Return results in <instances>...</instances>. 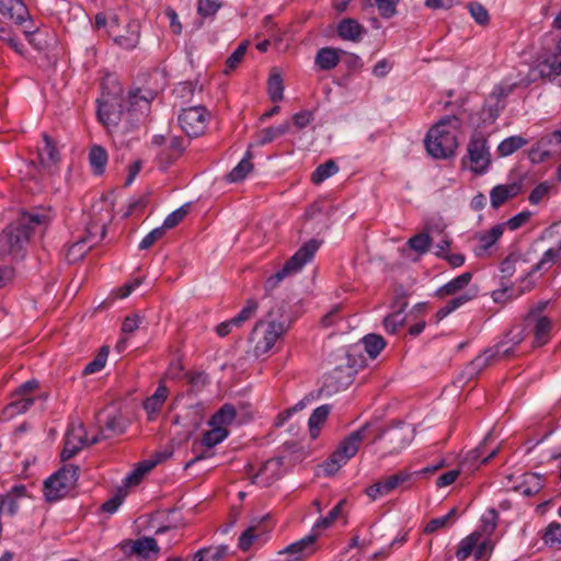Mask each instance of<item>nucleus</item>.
Instances as JSON below:
<instances>
[{
    "mask_svg": "<svg viewBox=\"0 0 561 561\" xmlns=\"http://www.w3.org/2000/svg\"><path fill=\"white\" fill-rule=\"evenodd\" d=\"M54 217L50 208H39L24 213L18 225L8 226L0 234V259L22 257L25 243L32 233H43Z\"/></svg>",
    "mask_w": 561,
    "mask_h": 561,
    "instance_id": "obj_1",
    "label": "nucleus"
},
{
    "mask_svg": "<svg viewBox=\"0 0 561 561\" xmlns=\"http://www.w3.org/2000/svg\"><path fill=\"white\" fill-rule=\"evenodd\" d=\"M460 121L457 116H445L430 128L425 137V148L435 159L454 156L458 147Z\"/></svg>",
    "mask_w": 561,
    "mask_h": 561,
    "instance_id": "obj_2",
    "label": "nucleus"
},
{
    "mask_svg": "<svg viewBox=\"0 0 561 561\" xmlns=\"http://www.w3.org/2000/svg\"><path fill=\"white\" fill-rule=\"evenodd\" d=\"M283 307L277 308L276 313L279 314V319L274 317L275 311L272 310L267 314V320L256 322L251 334L256 356L264 355L271 351L277 340L289 329L291 322L288 319H283Z\"/></svg>",
    "mask_w": 561,
    "mask_h": 561,
    "instance_id": "obj_3",
    "label": "nucleus"
},
{
    "mask_svg": "<svg viewBox=\"0 0 561 561\" xmlns=\"http://www.w3.org/2000/svg\"><path fill=\"white\" fill-rule=\"evenodd\" d=\"M319 245L316 239L304 243L295 254L285 262L284 266L278 272L266 279L264 285L265 290L267 293L272 291L285 277L300 272L302 267L313 259Z\"/></svg>",
    "mask_w": 561,
    "mask_h": 561,
    "instance_id": "obj_4",
    "label": "nucleus"
},
{
    "mask_svg": "<svg viewBox=\"0 0 561 561\" xmlns=\"http://www.w3.org/2000/svg\"><path fill=\"white\" fill-rule=\"evenodd\" d=\"M319 245L316 239L304 243L295 254L285 262L284 266L278 272L266 279L264 285L265 290L267 293L272 291L285 277L300 272L302 267L313 259Z\"/></svg>",
    "mask_w": 561,
    "mask_h": 561,
    "instance_id": "obj_5",
    "label": "nucleus"
},
{
    "mask_svg": "<svg viewBox=\"0 0 561 561\" xmlns=\"http://www.w3.org/2000/svg\"><path fill=\"white\" fill-rule=\"evenodd\" d=\"M370 426L371 424H364L360 428L352 432L341 442L339 447L322 465L323 471L328 476L334 474L342 466L356 455L360 443L365 438V433Z\"/></svg>",
    "mask_w": 561,
    "mask_h": 561,
    "instance_id": "obj_6",
    "label": "nucleus"
},
{
    "mask_svg": "<svg viewBox=\"0 0 561 561\" xmlns=\"http://www.w3.org/2000/svg\"><path fill=\"white\" fill-rule=\"evenodd\" d=\"M525 339L524 331L517 333L510 332L507 340L497 344L492 350H486L483 354L477 356L468 366L470 376L479 374L495 358H506L514 354V347L520 344Z\"/></svg>",
    "mask_w": 561,
    "mask_h": 561,
    "instance_id": "obj_7",
    "label": "nucleus"
},
{
    "mask_svg": "<svg viewBox=\"0 0 561 561\" xmlns=\"http://www.w3.org/2000/svg\"><path fill=\"white\" fill-rule=\"evenodd\" d=\"M78 472V467L69 465L50 476L44 483L45 499L54 502L66 496L75 488Z\"/></svg>",
    "mask_w": 561,
    "mask_h": 561,
    "instance_id": "obj_8",
    "label": "nucleus"
},
{
    "mask_svg": "<svg viewBox=\"0 0 561 561\" xmlns=\"http://www.w3.org/2000/svg\"><path fill=\"white\" fill-rule=\"evenodd\" d=\"M536 255V250L529 249L525 252L514 251L511 252L500 263V272L503 278H511L518 274L522 282H526L528 277L536 273L533 270V264Z\"/></svg>",
    "mask_w": 561,
    "mask_h": 561,
    "instance_id": "obj_9",
    "label": "nucleus"
},
{
    "mask_svg": "<svg viewBox=\"0 0 561 561\" xmlns=\"http://www.w3.org/2000/svg\"><path fill=\"white\" fill-rule=\"evenodd\" d=\"M209 118L205 106H190L180 113L179 124L188 137H198L205 133Z\"/></svg>",
    "mask_w": 561,
    "mask_h": 561,
    "instance_id": "obj_10",
    "label": "nucleus"
},
{
    "mask_svg": "<svg viewBox=\"0 0 561 561\" xmlns=\"http://www.w3.org/2000/svg\"><path fill=\"white\" fill-rule=\"evenodd\" d=\"M124 554L135 561H156L160 553L158 542L152 537H141L122 543Z\"/></svg>",
    "mask_w": 561,
    "mask_h": 561,
    "instance_id": "obj_11",
    "label": "nucleus"
},
{
    "mask_svg": "<svg viewBox=\"0 0 561 561\" xmlns=\"http://www.w3.org/2000/svg\"><path fill=\"white\" fill-rule=\"evenodd\" d=\"M470 169L474 173H483L490 164V152L486 139L482 136H473L467 148Z\"/></svg>",
    "mask_w": 561,
    "mask_h": 561,
    "instance_id": "obj_12",
    "label": "nucleus"
},
{
    "mask_svg": "<svg viewBox=\"0 0 561 561\" xmlns=\"http://www.w3.org/2000/svg\"><path fill=\"white\" fill-rule=\"evenodd\" d=\"M98 117L99 121L106 127L116 126L123 115V105L119 103L117 96L112 94H103L98 100Z\"/></svg>",
    "mask_w": 561,
    "mask_h": 561,
    "instance_id": "obj_13",
    "label": "nucleus"
},
{
    "mask_svg": "<svg viewBox=\"0 0 561 561\" xmlns=\"http://www.w3.org/2000/svg\"><path fill=\"white\" fill-rule=\"evenodd\" d=\"M88 446L85 428L82 424L72 425L68 428L65 446L60 454L64 461L72 458L80 449Z\"/></svg>",
    "mask_w": 561,
    "mask_h": 561,
    "instance_id": "obj_14",
    "label": "nucleus"
},
{
    "mask_svg": "<svg viewBox=\"0 0 561 561\" xmlns=\"http://www.w3.org/2000/svg\"><path fill=\"white\" fill-rule=\"evenodd\" d=\"M354 373L353 366L340 365L325 376L323 386L330 393L339 392L353 382Z\"/></svg>",
    "mask_w": 561,
    "mask_h": 561,
    "instance_id": "obj_15",
    "label": "nucleus"
},
{
    "mask_svg": "<svg viewBox=\"0 0 561 561\" xmlns=\"http://www.w3.org/2000/svg\"><path fill=\"white\" fill-rule=\"evenodd\" d=\"M317 537V534H311L287 546L284 550L279 551V554L284 556L283 561H302L312 554Z\"/></svg>",
    "mask_w": 561,
    "mask_h": 561,
    "instance_id": "obj_16",
    "label": "nucleus"
},
{
    "mask_svg": "<svg viewBox=\"0 0 561 561\" xmlns=\"http://www.w3.org/2000/svg\"><path fill=\"white\" fill-rule=\"evenodd\" d=\"M526 327H528L534 335L533 345L539 347L546 345L551 339L552 320L549 317H538L535 319H525Z\"/></svg>",
    "mask_w": 561,
    "mask_h": 561,
    "instance_id": "obj_17",
    "label": "nucleus"
},
{
    "mask_svg": "<svg viewBox=\"0 0 561 561\" xmlns=\"http://www.w3.org/2000/svg\"><path fill=\"white\" fill-rule=\"evenodd\" d=\"M0 13L22 25L30 18L28 10L22 0H0Z\"/></svg>",
    "mask_w": 561,
    "mask_h": 561,
    "instance_id": "obj_18",
    "label": "nucleus"
},
{
    "mask_svg": "<svg viewBox=\"0 0 561 561\" xmlns=\"http://www.w3.org/2000/svg\"><path fill=\"white\" fill-rule=\"evenodd\" d=\"M43 147L37 149L38 161L44 169L51 170L59 162V152L56 149L54 140L48 134H43Z\"/></svg>",
    "mask_w": 561,
    "mask_h": 561,
    "instance_id": "obj_19",
    "label": "nucleus"
},
{
    "mask_svg": "<svg viewBox=\"0 0 561 561\" xmlns=\"http://www.w3.org/2000/svg\"><path fill=\"white\" fill-rule=\"evenodd\" d=\"M415 430L412 425L401 423L391 428L388 433V439L394 450H399L408 446L414 438Z\"/></svg>",
    "mask_w": 561,
    "mask_h": 561,
    "instance_id": "obj_20",
    "label": "nucleus"
},
{
    "mask_svg": "<svg viewBox=\"0 0 561 561\" xmlns=\"http://www.w3.org/2000/svg\"><path fill=\"white\" fill-rule=\"evenodd\" d=\"M522 191L519 183L500 184L494 186L490 192L491 206L499 208L510 198L517 196Z\"/></svg>",
    "mask_w": 561,
    "mask_h": 561,
    "instance_id": "obj_21",
    "label": "nucleus"
},
{
    "mask_svg": "<svg viewBox=\"0 0 561 561\" xmlns=\"http://www.w3.org/2000/svg\"><path fill=\"white\" fill-rule=\"evenodd\" d=\"M561 263V238L550 248H548L541 257L534 262L533 270L536 272H547L552 266Z\"/></svg>",
    "mask_w": 561,
    "mask_h": 561,
    "instance_id": "obj_22",
    "label": "nucleus"
},
{
    "mask_svg": "<svg viewBox=\"0 0 561 561\" xmlns=\"http://www.w3.org/2000/svg\"><path fill=\"white\" fill-rule=\"evenodd\" d=\"M341 54H346L342 49L333 48V47H323L318 50L314 61L316 65L319 66L322 70H331L335 68L340 60Z\"/></svg>",
    "mask_w": 561,
    "mask_h": 561,
    "instance_id": "obj_23",
    "label": "nucleus"
},
{
    "mask_svg": "<svg viewBox=\"0 0 561 561\" xmlns=\"http://www.w3.org/2000/svg\"><path fill=\"white\" fill-rule=\"evenodd\" d=\"M364 32L363 25L354 19H343L337 25V35L344 41L357 43Z\"/></svg>",
    "mask_w": 561,
    "mask_h": 561,
    "instance_id": "obj_24",
    "label": "nucleus"
},
{
    "mask_svg": "<svg viewBox=\"0 0 561 561\" xmlns=\"http://www.w3.org/2000/svg\"><path fill=\"white\" fill-rule=\"evenodd\" d=\"M543 488V477L539 473L527 472L514 489L526 496L537 494Z\"/></svg>",
    "mask_w": 561,
    "mask_h": 561,
    "instance_id": "obj_25",
    "label": "nucleus"
},
{
    "mask_svg": "<svg viewBox=\"0 0 561 561\" xmlns=\"http://www.w3.org/2000/svg\"><path fill=\"white\" fill-rule=\"evenodd\" d=\"M472 278V274L470 272L462 273L461 275L453 278L447 284L442 286L436 295L440 298H444L446 296H454L461 291L465 287L468 286Z\"/></svg>",
    "mask_w": 561,
    "mask_h": 561,
    "instance_id": "obj_26",
    "label": "nucleus"
},
{
    "mask_svg": "<svg viewBox=\"0 0 561 561\" xmlns=\"http://www.w3.org/2000/svg\"><path fill=\"white\" fill-rule=\"evenodd\" d=\"M539 73L542 78L561 85V59L553 57L539 64Z\"/></svg>",
    "mask_w": 561,
    "mask_h": 561,
    "instance_id": "obj_27",
    "label": "nucleus"
},
{
    "mask_svg": "<svg viewBox=\"0 0 561 561\" xmlns=\"http://www.w3.org/2000/svg\"><path fill=\"white\" fill-rule=\"evenodd\" d=\"M504 225H495L490 230L480 233L477 238L479 240V248L477 250V254H481L491 248L503 234Z\"/></svg>",
    "mask_w": 561,
    "mask_h": 561,
    "instance_id": "obj_28",
    "label": "nucleus"
},
{
    "mask_svg": "<svg viewBox=\"0 0 561 561\" xmlns=\"http://www.w3.org/2000/svg\"><path fill=\"white\" fill-rule=\"evenodd\" d=\"M106 233V222L103 219L91 220L85 229V234L82 238H87V242L92 247L100 242Z\"/></svg>",
    "mask_w": 561,
    "mask_h": 561,
    "instance_id": "obj_29",
    "label": "nucleus"
},
{
    "mask_svg": "<svg viewBox=\"0 0 561 561\" xmlns=\"http://www.w3.org/2000/svg\"><path fill=\"white\" fill-rule=\"evenodd\" d=\"M251 159L252 153L248 151L244 158L227 175V180L231 183L242 181L253 170V163Z\"/></svg>",
    "mask_w": 561,
    "mask_h": 561,
    "instance_id": "obj_30",
    "label": "nucleus"
},
{
    "mask_svg": "<svg viewBox=\"0 0 561 561\" xmlns=\"http://www.w3.org/2000/svg\"><path fill=\"white\" fill-rule=\"evenodd\" d=\"M329 413H330V405L324 404V405L317 408L310 415L308 424H309L310 436L312 438H317L319 436L320 427L328 419Z\"/></svg>",
    "mask_w": 561,
    "mask_h": 561,
    "instance_id": "obj_31",
    "label": "nucleus"
},
{
    "mask_svg": "<svg viewBox=\"0 0 561 561\" xmlns=\"http://www.w3.org/2000/svg\"><path fill=\"white\" fill-rule=\"evenodd\" d=\"M289 123L284 122L278 126L262 129L257 135V145L264 146L272 142L276 138L285 135L289 130Z\"/></svg>",
    "mask_w": 561,
    "mask_h": 561,
    "instance_id": "obj_32",
    "label": "nucleus"
},
{
    "mask_svg": "<svg viewBox=\"0 0 561 561\" xmlns=\"http://www.w3.org/2000/svg\"><path fill=\"white\" fill-rule=\"evenodd\" d=\"M366 353L371 358H376L380 352L386 347V341L381 335L378 334H367L362 340Z\"/></svg>",
    "mask_w": 561,
    "mask_h": 561,
    "instance_id": "obj_33",
    "label": "nucleus"
},
{
    "mask_svg": "<svg viewBox=\"0 0 561 561\" xmlns=\"http://www.w3.org/2000/svg\"><path fill=\"white\" fill-rule=\"evenodd\" d=\"M236 417V409L232 404H224L211 417L210 425L225 427Z\"/></svg>",
    "mask_w": 561,
    "mask_h": 561,
    "instance_id": "obj_34",
    "label": "nucleus"
},
{
    "mask_svg": "<svg viewBox=\"0 0 561 561\" xmlns=\"http://www.w3.org/2000/svg\"><path fill=\"white\" fill-rule=\"evenodd\" d=\"M481 535L477 531L470 534L466 538H463L460 541V545L458 547V550L456 552L457 558L460 561H463L467 559L476 549L478 546V542H480Z\"/></svg>",
    "mask_w": 561,
    "mask_h": 561,
    "instance_id": "obj_35",
    "label": "nucleus"
},
{
    "mask_svg": "<svg viewBox=\"0 0 561 561\" xmlns=\"http://www.w3.org/2000/svg\"><path fill=\"white\" fill-rule=\"evenodd\" d=\"M473 297H474V294L465 293V294L459 295L456 298L450 299L449 301L446 302V305L444 307H442L437 311V313H436L437 319L438 320L444 319L445 317L450 314L453 311H455L462 305L470 301Z\"/></svg>",
    "mask_w": 561,
    "mask_h": 561,
    "instance_id": "obj_36",
    "label": "nucleus"
},
{
    "mask_svg": "<svg viewBox=\"0 0 561 561\" xmlns=\"http://www.w3.org/2000/svg\"><path fill=\"white\" fill-rule=\"evenodd\" d=\"M90 164L95 174H102L107 162V153L101 146H93L89 153Z\"/></svg>",
    "mask_w": 561,
    "mask_h": 561,
    "instance_id": "obj_37",
    "label": "nucleus"
},
{
    "mask_svg": "<svg viewBox=\"0 0 561 561\" xmlns=\"http://www.w3.org/2000/svg\"><path fill=\"white\" fill-rule=\"evenodd\" d=\"M91 248L92 245L87 242V238H80L67 249L66 259L69 263H75L81 260Z\"/></svg>",
    "mask_w": 561,
    "mask_h": 561,
    "instance_id": "obj_38",
    "label": "nucleus"
},
{
    "mask_svg": "<svg viewBox=\"0 0 561 561\" xmlns=\"http://www.w3.org/2000/svg\"><path fill=\"white\" fill-rule=\"evenodd\" d=\"M228 436V431L221 426H213L210 431H207L203 439L201 440V445L205 446L207 449L216 446L221 443Z\"/></svg>",
    "mask_w": 561,
    "mask_h": 561,
    "instance_id": "obj_39",
    "label": "nucleus"
},
{
    "mask_svg": "<svg viewBox=\"0 0 561 561\" xmlns=\"http://www.w3.org/2000/svg\"><path fill=\"white\" fill-rule=\"evenodd\" d=\"M489 439H490V436L488 435L484 438V440L480 444L479 447H477L476 449H473L469 453L468 457L472 461H480L481 465H484V463H488L497 454V451L500 449L499 446H496L495 448H493L492 450L486 453L485 446H486V443Z\"/></svg>",
    "mask_w": 561,
    "mask_h": 561,
    "instance_id": "obj_40",
    "label": "nucleus"
},
{
    "mask_svg": "<svg viewBox=\"0 0 561 561\" xmlns=\"http://www.w3.org/2000/svg\"><path fill=\"white\" fill-rule=\"evenodd\" d=\"M339 171L337 164L333 160L320 164L312 173L311 181L314 184H320L328 178L332 176Z\"/></svg>",
    "mask_w": 561,
    "mask_h": 561,
    "instance_id": "obj_41",
    "label": "nucleus"
},
{
    "mask_svg": "<svg viewBox=\"0 0 561 561\" xmlns=\"http://www.w3.org/2000/svg\"><path fill=\"white\" fill-rule=\"evenodd\" d=\"M543 542L551 548L561 547V524L557 522L550 523L542 535Z\"/></svg>",
    "mask_w": 561,
    "mask_h": 561,
    "instance_id": "obj_42",
    "label": "nucleus"
},
{
    "mask_svg": "<svg viewBox=\"0 0 561 561\" xmlns=\"http://www.w3.org/2000/svg\"><path fill=\"white\" fill-rule=\"evenodd\" d=\"M527 140L522 136H512L504 139L497 147V151L501 156L506 157L514 153L516 150L520 149L525 145H527Z\"/></svg>",
    "mask_w": 561,
    "mask_h": 561,
    "instance_id": "obj_43",
    "label": "nucleus"
},
{
    "mask_svg": "<svg viewBox=\"0 0 561 561\" xmlns=\"http://www.w3.org/2000/svg\"><path fill=\"white\" fill-rule=\"evenodd\" d=\"M154 98L150 90H131L128 93V103L131 107L139 106L140 108H148L149 102Z\"/></svg>",
    "mask_w": 561,
    "mask_h": 561,
    "instance_id": "obj_44",
    "label": "nucleus"
},
{
    "mask_svg": "<svg viewBox=\"0 0 561 561\" xmlns=\"http://www.w3.org/2000/svg\"><path fill=\"white\" fill-rule=\"evenodd\" d=\"M394 489L391 478L388 477L383 481H378L371 484L367 488L366 493L371 500H376L378 496L389 494Z\"/></svg>",
    "mask_w": 561,
    "mask_h": 561,
    "instance_id": "obj_45",
    "label": "nucleus"
},
{
    "mask_svg": "<svg viewBox=\"0 0 561 561\" xmlns=\"http://www.w3.org/2000/svg\"><path fill=\"white\" fill-rule=\"evenodd\" d=\"M259 526L248 527L239 537L238 546L242 551H248L254 541L263 534Z\"/></svg>",
    "mask_w": 561,
    "mask_h": 561,
    "instance_id": "obj_46",
    "label": "nucleus"
},
{
    "mask_svg": "<svg viewBox=\"0 0 561 561\" xmlns=\"http://www.w3.org/2000/svg\"><path fill=\"white\" fill-rule=\"evenodd\" d=\"M267 92L273 102H278L283 99L284 85L279 73H273L267 81Z\"/></svg>",
    "mask_w": 561,
    "mask_h": 561,
    "instance_id": "obj_47",
    "label": "nucleus"
},
{
    "mask_svg": "<svg viewBox=\"0 0 561 561\" xmlns=\"http://www.w3.org/2000/svg\"><path fill=\"white\" fill-rule=\"evenodd\" d=\"M108 353V346H102L94 359L84 367L83 374L90 375L100 371L106 364Z\"/></svg>",
    "mask_w": 561,
    "mask_h": 561,
    "instance_id": "obj_48",
    "label": "nucleus"
},
{
    "mask_svg": "<svg viewBox=\"0 0 561 561\" xmlns=\"http://www.w3.org/2000/svg\"><path fill=\"white\" fill-rule=\"evenodd\" d=\"M257 302L253 299L247 301V305L241 309V311L231 319V323H234V327H241L245 321L250 320L257 310Z\"/></svg>",
    "mask_w": 561,
    "mask_h": 561,
    "instance_id": "obj_49",
    "label": "nucleus"
},
{
    "mask_svg": "<svg viewBox=\"0 0 561 561\" xmlns=\"http://www.w3.org/2000/svg\"><path fill=\"white\" fill-rule=\"evenodd\" d=\"M248 45V42H242L241 44H239L236 50L227 58L226 69L224 70L225 73H229L241 62L247 53Z\"/></svg>",
    "mask_w": 561,
    "mask_h": 561,
    "instance_id": "obj_50",
    "label": "nucleus"
},
{
    "mask_svg": "<svg viewBox=\"0 0 561 561\" xmlns=\"http://www.w3.org/2000/svg\"><path fill=\"white\" fill-rule=\"evenodd\" d=\"M345 504V500H341L325 517H321L313 526V531L317 529H325L341 515L342 507Z\"/></svg>",
    "mask_w": 561,
    "mask_h": 561,
    "instance_id": "obj_51",
    "label": "nucleus"
},
{
    "mask_svg": "<svg viewBox=\"0 0 561 561\" xmlns=\"http://www.w3.org/2000/svg\"><path fill=\"white\" fill-rule=\"evenodd\" d=\"M431 243L432 238L430 237L428 233L425 232L419 233L408 241L410 248L420 254L426 253L430 249Z\"/></svg>",
    "mask_w": 561,
    "mask_h": 561,
    "instance_id": "obj_52",
    "label": "nucleus"
},
{
    "mask_svg": "<svg viewBox=\"0 0 561 561\" xmlns=\"http://www.w3.org/2000/svg\"><path fill=\"white\" fill-rule=\"evenodd\" d=\"M404 322L405 316L403 314V311L401 309L397 312L387 316L383 319V327L388 333L394 334L398 331V329L404 324Z\"/></svg>",
    "mask_w": 561,
    "mask_h": 561,
    "instance_id": "obj_53",
    "label": "nucleus"
},
{
    "mask_svg": "<svg viewBox=\"0 0 561 561\" xmlns=\"http://www.w3.org/2000/svg\"><path fill=\"white\" fill-rule=\"evenodd\" d=\"M34 403V398L22 396L21 399H18L10 404L7 405L4 412L9 414V416H13L14 414H20L26 412L30 407Z\"/></svg>",
    "mask_w": 561,
    "mask_h": 561,
    "instance_id": "obj_54",
    "label": "nucleus"
},
{
    "mask_svg": "<svg viewBox=\"0 0 561 561\" xmlns=\"http://www.w3.org/2000/svg\"><path fill=\"white\" fill-rule=\"evenodd\" d=\"M468 10L473 18V20L480 24L485 25L489 23V13L486 9L479 2H470L468 4Z\"/></svg>",
    "mask_w": 561,
    "mask_h": 561,
    "instance_id": "obj_55",
    "label": "nucleus"
},
{
    "mask_svg": "<svg viewBox=\"0 0 561 561\" xmlns=\"http://www.w3.org/2000/svg\"><path fill=\"white\" fill-rule=\"evenodd\" d=\"M221 7L220 0H199L197 4V13L203 16L214 15Z\"/></svg>",
    "mask_w": 561,
    "mask_h": 561,
    "instance_id": "obj_56",
    "label": "nucleus"
},
{
    "mask_svg": "<svg viewBox=\"0 0 561 561\" xmlns=\"http://www.w3.org/2000/svg\"><path fill=\"white\" fill-rule=\"evenodd\" d=\"M187 207L188 205L181 206L176 210L172 211L165 219L161 227H163V230L170 229L179 225L184 217L187 215Z\"/></svg>",
    "mask_w": 561,
    "mask_h": 561,
    "instance_id": "obj_57",
    "label": "nucleus"
},
{
    "mask_svg": "<svg viewBox=\"0 0 561 561\" xmlns=\"http://www.w3.org/2000/svg\"><path fill=\"white\" fill-rule=\"evenodd\" d=\"M551 185L547 182L538 184L529 194V203L533 205L539 204L545 197L548 196Z\"/></svg>",
    "mask_w": 561,
    "mask_h": 561,
    "instance_id": "obj_58",
    "label": "nucleus"
},
{
    "mask_svg": "<svg viewBox=\"0 0 561 561\" xmlns=\"http://www.w3.org/2000/svg\"><path fill=\"white\" fill-rule=\"evenodd\" d=\"M399 0H375L376 7L383 18H391L396 13V5Z\"/></svg>",
    "mask_w": 561,
    "mask_h": 561,
    "instance_id": "obj_59",
    "label": "nucleus"
},
{
    "mask_svg": "<svg viewBox=\"0 0 561 561\" xmlns=\"http://www.w3.org/2000/svg\"><path fill=\"white\" fill-rule=\"evenodd\" d=\"M203 549L207 561H220L228 554V546L225 545Z\"/></svg>",
    "mask_w": 561,
    "mask_h": 561,
    "instance_id": "obj_60",
    "label": "nucleus"
},
{
    "mask_svg": "<svg viewBox=\"0 0 561 561\" xmlns=\"http://www.w3.org/2000/svg\"><path fill=\"white\" fill-rule=\"evenodd\" d=\"M530 211H522L517 215L510 218L506 222H504V228L507 227L511 230H516L525 225L530 219Z\"/></svg>",
    "mask_w": 561,
    "mask_h": 561,
    "instance_id": "obj_61",
    "label": "nucleus"
},
{
    "mask_svg": "<svg viewBox=\"0 0 561 561\" xmlns=\"http://www.w3.org/2000/svg\"><path fill=\"white\" fill-rule=\"evenodd\" d=\"M164 234L163 227H159L150 231L139 243L140 250L149 249L154 242L160 240Z\"/></svg>",
    "mask_w": 561,
    "mask_h": 561,
    "instance_id": "obj_62",
    "label": "nucleus"
},
{
    "mask_svg": "<svg viewBox=\"0 0 561 561\" xmlns=\"http://www.w3.org/2000/svg\"><path fill=\"white\" fill-rule=\"evenodd\" d=\"M16 507V502L10 494H0V516L4 513L13 515Z\"/></svg>",
    "mask_w": 561,
    "mask_h": 561,
    "instance_id": "obj_63",
    "label": "nucleus"
},
{
    "mask_svg": "<svg viewBox=\"0 0 561 561\" xmlns=\"http://www.w3.org/2000/svg\"><path fill=\"white\" fill-rule=\"evenodd\" d=\"M459 474H460V470H458V469L449 470L438 477V479L436 481V485L438 488H444V486L450 485L457 480Z\"/></svg>",
    "mask_w": 561,
    "mask_h": 561,
    "instance_id": "obj_64",
    "label": "nucleus"
}]
</instances>
